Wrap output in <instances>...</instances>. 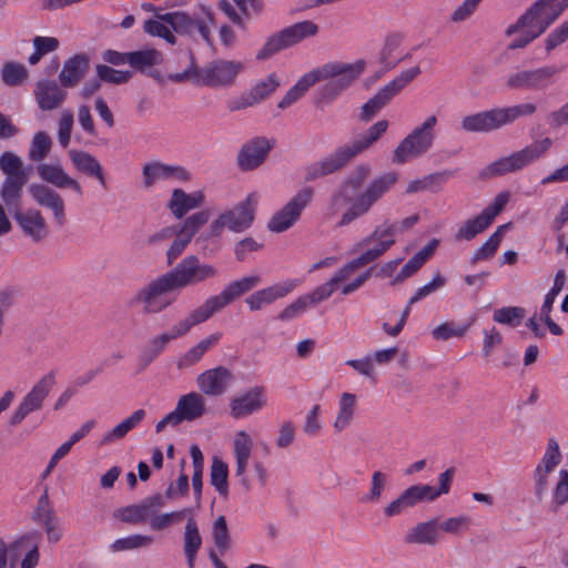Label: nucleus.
Here are the masks:
<instances>
[{"label": "nucleus", "instance_id": "obj_55", "mask_svg": "<svg viewBox=\"0 0 568 568\" xmlns=\"http://www.w3.org/2000/svg\"><path fill=\"white\" fill-rule=\"evenodd\" d=\"M153 544V537L148 535L135 534L124 538L116 539L111 549L114 552L133 550L139 548L149 547Z\"/></svg>", "mask_w": 568, "mask_h": 568}, {"label": "nucleus", "instance_id": "obj_32", "mask_svg": "<svg viewBox=\"0 0 568 568\" xmlns=\"http://www.w3.org/2000/svg\"><path fill=\"white\" fill-rule=\"evenodd\" d=\"M68 154L73 166L79 172L95 179L103 189H106L104 170L95 156L81 150H70Z\"/></svg>", "mask_w": 568, "mask_h": 568}, {"label": "nucleus", "instance_id": "obj_21", "mask_svg": "<svg viewBox=\"0 0 568 568\" xmlns=\"http://www.w3.org/2000/svg\"><path fill=\"white\" fill-rule=\"evenodd\" d=\"M562 455L558 442L555 438L548 440L545 454L536 466L532 478L535 483V495L542 498L549 486V476L561 463Z\"/></svg>", "mask_w": 568, "mask_h": 568}, {"label": "nucleus", "instance_id": "obj_12", "mask_svg": "<svg viewBox=\"0 0 568 568\" xmlns=\"http://www.w3.org/2000/svg\"><path fill=\"white\" fill-rule=\"evenodd\" d=\"M436 124L437 118L435 115L427 116L420 125L416 126L400 141L393 152V162L404 164L427 153L433 148L436 139Z\"/></svg>", "mask_w": 568, "mask_h": 568}, {"label": "nucleus", "instance_id": "obj_51", "mask_svg": "<svg viewBox=\"0 0 568 568\" xmlns=\"http://www.w3.org/2000/svg\"><path fill=\"white\" fill-rule=\"evenodd\" d=\"M315 84L313 75L310 72L305 73L296 83L293 85L283 99L278 102L280 109H286L296 102L312 85Z\"/></svg>", "mask_w": 568, "mask_h": 568}, {"label": "nucleus", "instance_id": "obj_44", "mask_svg": "<svg viewBox=\"0 0 568 568\" xmlns=\"http://www.w3.org/2000/svg\"><path fill=\"white\" fill-rule=\"evenodd\" d=\"M163 62V54L156 49L130 52L129 64L136 71L145 73L149 69Z\"/></svg>", "mask_w": 568, "mask_h": 568}, {"label": "nucleus", "instance_id": "obj_4", "mask_svg": "<svg viewBox=\"0 0 568 568\" xmlns=\"http://www.w3.org/2000/svg\"><path fill=\"white\" fill-rule=\"evenodd\" d=\"M261 283L258 275H250L230 282L220 294L210 296L184 318L176 322L168 333L171 339L185 336L194 326L210 320L215 313L240 298Z\"/></svg>", "mask_w": 568, "mask_h": 568}, {"label": "nucleus", "instance_id": "obj_35", "mask_svg": "<svg viewBox=\"0 0 568 568\" xmlns=\"http://www.w3.org/2000/svg\"><path fill=\"white\" fill-rule=\"evenodd\" d=\"M39 176L47 183L54 185L58 189H71L79 195L82 194L80 183L68 175L59 164H40L38 166Z\"/></svg>", "mask_w": 568, "mask_h": 568}, {"label": "nucleus", "instance_id": "obj_57", "mask_svg": "<svg viewBox=\"0 0 568 568\" xmlns=\"http://www.w3.org/2000/svg\"><path fill=\"white\" fill-rule=\"evenodd\" d=\"M1 75L6 84L16 87L28 78V70L21 63L7 62L2 67Z\"/></svg>", "mask_w": 568, "mask_h": 568}, {"label": "nucleus", "instance_id": "obj_29", "mask_svg": "<svg viewBox=\"0 0 568 568\" xmlns=\"http://www.w3.org/2000/svg\"><path fill=\"white\" fill-rule=\"evenodd\" d=\"M253 442L245 430H240L234 436L233 453L236 462L235 476L241 478L245 490L251 489V481L246 477V468L251 457Z\"/></svg>", "mask_w": 568, "mask_h": 568}, {"label": "nucleus", "instance_id": "obj_22", "mask_svg": "<svg viewBox=\"0 0 568 568\" xmlns=\"http://www.w3.org/2000/svg\"><path fill=\"white\" fill-rule=\"evenodd\" d=\"M164 506L163 496L155 494L144 498L141 503L121 507L114 510L113 517L122 523L138 525L150 519V517Z\"/></svg>", "mask_w": 568, "mask_h": 568}, {"label": "nucleus", "instance_id": "obj_52", "mask_svg": "<svg viewBox=\"0 0 568 568\" xmlns=\"http://www.w3.org/2000/svg\"><path fill=\"white\" fill-rule=\"evenodd\" d=\"M95 73L100 81L115 85L128 83L133 75L129 70H116L108 64H97Z\"/></svg>", "mask_w": 568, "mask_h": 568}, {"label": "nucleus", "instance_id": "obj_33", "mask_svg": "<svg viewBox=\"0 0 568 568\" xmlns=\"http://www.w3.org/2000/svg\"><path fill=\"white\" fill-rule=\"evenodd\" d=\"M88 70L89 57L85 53L74 54L64 61L59 81L63 88H74L85 77Z\"/></svg>", "mask_w": 568, "mask_h": 568}, {"label": "nucleus", "instance_id": "obj_20", "mask_svg": "<svg viewBox=\"0 0 568 568\" xmlns=\"http://www.w3.org/2000/svg\"><path fill=\"white\" fill-rule=\"evenodd\" d=\"M31 519L34 524L44 528L49 544H57L61 540L63 532L60 527L59 518L50 501L48 488L38 498L37 505L31 513Z\"/></svg>", "mask_w": 568, "mask_h": 568}, {"label": "nucleus", "instance_id": "obj_5", "mask_svg": "<svg viewBox=\"0 0 568 568\" xmlns=\"http://www.w3.org/2000/svg\"><path fill=\"white\" fill-rule=\"evenodd\" d=\"M388 125L387 120H379L366 133L349 143L338 146L333 153L321 161L312 163L306 168V180L314 181L342 170L354 158L368 150L387 131Z\"/></svg>", "mask_w": 568, "mask_h": 568}, {"label": "nucleus", "instance_id": "obj_45", "mask_svg": "<svg viewBox=\"0 0 568 568\" xmlns=\"http://www.w3.org/2000/svg\"><path fill=\"white\" fill-rule=\"evenodd\" d=\"M210 481L222 497L229 496V466L217 456L212 459Z\"/></svg>", "mask_w": 568, "mask_h": 568}, {"label": "nucleus", "instance_id": "obj_1", "mask_svg": "<svg viewBox=\"0 0 568 568\" xmlns=\"http://www.w3.org/2000/svg\"><path fill=\"white\" fill-rule=\"evenodd\" d=\"M219 275L220 272L214 265L201 262L194 254L187 255L174 268L140 288L131 303L141 304L144 314H158L173 303V300L166 296L168 293L195 286Z\"/></svg>", "mask_w": 568, "mask_h": 568}, {"label": "nucleus", "instance_id": "obj_25", "mask_svg": "<svg viewBox=\"0 0 568 568\" xmlns=\"http://www.w3.org/2000/svg\"><path fill=\"white\" fill-rule=\"evenodd\" d=\"M233 379L232 372L224 367L217 366L200 374L196 378L199 389L209 396H221L226 392Z\"/></svg>", "mask_w": 568, "mask_h": 568}, {"label": "nucleus", "instance_id": "obj_50", "mask_svg": "<svg viewBox=\"0 0 568 568\" xmlns=\"http://www.w3.org/2000/svg\"><path fill=\"white\" fill-rule=\"evenodd\" d=\"M507 226V224L498 226L497 230L485 241V243L475 251L471 257L473 263L489 260L495 255Z\"/></svg>", "mask_w": 568, "mask_h": 568}, {"label": "nucleus", "instance_id": "obj_53", "mask_svg": "<svg viewBox=\"0 0 568 568\" xmlns=\"http://www.w3.org/2000/svg\"><path fill=\"white\" fill-rule=\"evenodd\" d=\"M52 148V140L43 131L37 132L31 141L29 159L33 162H41L47 158Z\"/></svg>", "mask_w": 568, "mask_h": 568}, {"label": "nucleus", "instance_id": "obj_6", "mask_svg": "<svg viewBox=\"0 0 568 568\" xmlns=\"http://www.w3.org/2000/svg\"><path fill=\"white\" fill-rule=\"evenodd\" d=\"M190 63L183 72L169 74V80L175 83L192 81L197 85L225 88L235 83L244 69V63L236 60L216 59L203 68L196 64L195 55L189 51Z\"/></svg>", "mask_w": 568, "mask_h": 568}, {"label": "nucleus", "instance_id": "obj_26", "mask_svg": "<svg viewBox=\"0 0 568 568\" xmlns=\"http://www.w3.org/2000/svg\"><path fill=\"white\" fill-rule=\"evenodd\" d=\"M297 285L295 280L285 281L274 284L272 286L253 292L245 298V303L250 311L256 312L274 303L275 301L285 297Z\"/></svg>", "mask_w": 568, "mask_h": 568}, {"label": "nucleus", "instance_id": "obj_36", "mask_svg": "<svg viewBox=\"0 0 568 568\" xmlns=\"http://www.w3.org/2000/svg\"><path fill=\"white\" fill-rule=\"evenodd\" d=\"M205 399L203 395L191 392L180 397L174 414H178L179 423L184 420L192 422L205 414Z\"/></svg>", "mask_w": 568, "mask_h": 568}, {"label": "nucleus", "instance_id": "obj_56", "mask_svg": "<svg viewBox=\"0 0 568 568\" xmlns=\"http://www.w3.org/2000/svg\"><path fill=\"white\" fill-rule=\"evenodd\" d=\"M525 308L519 306L501 307L494 312L493 320L499 324L516 327L525 317Z\"/></svg>", "mask_w": 568, "mask_h": 568}, {"label": "nucleus", "instance_id": "obj_13", "mask_svg": "<svg viewBox=\"0 0 568 568\" xmlns=\"http://www.w3.org/2000/svg\"><path fill=\"white\" fill-rule=\"evenodd\" d=\"M552 145L550 138H545L527 145L523 150L516 151L508 156L500 158L487 165L481 176H500L510 172H516L540 159Z\"/></svg>", "mask_w": 568, "mask_h": 568}, {"label": "nucleus", "instance_id": "obj_17", "mask_svg": "<svg viewBox=\"0 0 568 568\" xmlns=\"http://www.w3.org/2000/svg\"><path fill=\"white\" fill-rule=\"evenodd\" d=\"M55 384L53 372L45 374L22 398L13 414L9 418V426L20 425L30 414L40 410L44 399L50 394Z\"/></svg>", "mask_w": 568, "mask_h": 568}, {"label": "nucleus", "instance_id": "obj_41", "mask_svg": "<svg viewBox=\"0 0 568 568\" xmlns=\"http://www.w3.org/2000/svg\"><path fill=\"white\" fill-rule=\"evenodd\" d=\"M145 415L146 414H145L144 409L135 410L131 416L123 419L120 424H118L112 429L106 432L102 436L100 444L109 445L111 443H114L116 440L124 438L129 432H131L135 426H138L144 419Z\"/></svg>", "mask_w": 568, "mask_h": 568}, {"label": "nucleus", "instance_id": "obj_14", "mask_svg": "<svg viewBox=\"0 0 568 568\" xmlns=\"http://www.w3.org/2000/svg\"><path fill=\"white\" fill-rule=\"evenodd\" d=\"M42 538L40 531H29L11 544H7L0 539V568H7L8 559H10V568L12 565L17 568V561L21 558V568H36L39 564L40 552L39 542Z\"/></svg>", "mask_w": 568, "mask_h": 568}, {"label": "nucleus", "instance_id": "obj_37", "mask_svg": "<svg viewBox=\"0 0 568 568\" xmlns=\"http://www.w3.org/2000/svg\"><path fill=\"white\" fill-rule=\"evenodd\" d=\"M460 128L468 133H486L500 129L496 108L464 116Z\"/></svg>", "mask_w": 568, "mask_h": 568}, {"label": "nucleus", "instance_id": "obj_2", "mask_svg": "<svg viewBox=\"0 0 568 568\" xmlns=\"http://www.w3.org/2000/svg\"><path fill=\"white\" fill-rule=\"evenodd\" d=\"M372 173L369 164H359L344 179L336 192L333 193L328 211L338 213L344 206L351 205L341 216L337 226L343 227L367 214L374 204L379 201L398 181L396 172H387L374 179L366 189L357 192Z\"/></svg>", "mask_w": 568, "mask_h": 568}, {"label": "nucleus", "instance_id": "obj_60", "mask_svg": "<svg viewBox=\"0 0 568 568\" xmlns=\"http://www.w3.org/2000/svg\"><path fill=\"white\" fill-rule=\"evenodd\" d=\"M386 483L387 476L384 473L379 470L374 471L372 474L371 489L361 498V501L365 504L378 503L382 497L383 490L386 486Z\"/></svg>", "mask_w": 568, "mask_h": 568}, {"label": "nucleus", "instance_id": "obj_54", "mask_svg": "<svg viewBox=\"0 0 568 568\" xmlns=\"http://www.w3.org/2000/svg\"><path fill=\"white\" fill-rule=\"evenodd\" d=\"M402 43V36L393 33L386 37L384 45L379 52V61L384 65L382 72L388 71L397 65L399 60H393V53Z\"/></svg>", "mask_w": 568, "mask_h": 568}, {"label": "nucleus", "instance_id": "obj_58", "mask_svg": "<svg viewBox=\"0 0 568 568\" xmlns=\"http://www.w3.org/2000/svg\"><path fill=\"white\" fill-rule=\"evenodd\" d=\"M212 537L217 549L223 554L231 546V538L226 519L223 515L219 516L212 527Z\"/></svg>", "mask_w": 568, "mask_h": 568}, {"label": "nucleus", "instance_id": "obj_18", "mask_svg": "<svg viewBox=\"0 0 568 568\" xmlns=\"http://www.w3.org/2000/svg\"><path fill=\"white\" fill-rule=\"evenodd\" d=\"M314 191L312 187H304L290 202L276 212L270 220V231L281 233L288 230L301 216L302 211L312 201Z\"/></svg>", "mask_w": 568, "mask_h": 568}, {"label": "nucleus", "instance_id": "obj_46", "mask_svg": "<svg viewBox=\"0 0 568 568\" xmlns=\"http://www.w3.org/2000/svg\"><path fill=\"white\" fill-rule=\"evenodd\" d=\"M536 104L531 102H525L505 108H496L500 128L515 122L519 118L530 116L536 112Z\"/></svg>", "mask_w": 568, "mask_h": 568}, {"label": "nucleus", "instance_id": "obj_59", "mask_svg": "<svg viewBox=\"0 0 568 568\" xmlns=\"http://www.w3.org/2000/svg\"><path fill=\"white\" fill-rule=\"evenodd\" d=\"M210 220V212L207 210L199 211L187 216L181 227L180 232L185 234L191 240Z\"/></svg>", "mask_w": 568, "mask_h": 568}, {"label": "nucleus", "instance_id": "obj_47", "mask_svg": "<svg viewBox=\"0 0 568 568\" xmlns=\"http://www.w3.org/2000/svg\"><path fill=\"white\" fill-rule=\"evenodd\" d=\"M452 176V172L442 171L428 174L419 180L410 181L407 185V193H416L422 191L437 192L440 185Z\"/></svg>", "mask_w": 568, "mask_h": 568}, {"label": "nucleus", "instance_id": "obj_3", "mask_svg": "<svg viewBox=\"0 0 568 568\" xmlns=\"http://www.w3.org/2000/svg\"><path fill=\"white\" fill-rule=\"evenodd\" d=\"M0 171L6 175L0 186V199L4 206L24 236L33 243L43 242L50 234L44 216L33 207L22 210L23 187L29 181L22 160L13 152L6 151L0 155Z\"/></svg>", "mask_w": 568, "mask_h": 568}, {"label": "nucleus", "instance_id": "obj_9", "mask_svg": "<svg viewBox=\"0 0 568 568\" xmlns=\"http://www.w3.org/2000/svg\"><path fill=\"white\" fill-rule=\"evenodd\" d=\"M161 18L170 24L176 34L185 37L195 43L204 42L209 45L212 44L211 31L215 20L210 7L200 4L192 12H166L162 13Z\"/></svg>", "mask_w": 568, "mask_h": 568}, {"label": "nucleus", "instance_id": "obj_40", "mask_svg": "<svg viewBox=\"0 0 568 568\" xmlns=\"http://www.w3.org/2000/svg\"><path fill=\"white\" fill-rule=\"evenodd\" d=\"M145 415L146 414H145L144 409L135 410L131 416L123 419L120 424H118L112 429L106 432L102 436L100 444L109 445L111 443H114L116 440L124 438L129 432H131L135 426H138L144 419Z\"/></svg>", "mask_w": 568, "mask_h": 568}, {"label": "nucleus", "instance_id": "obj_31", "mask_svg": "<svg viewBox=\"0 0 568 568\" xmlns=\"http://www.w3.org/2000/svg\"><path fill=\"white\" fill-rule=\"evenodd\" d=\"M404 540L409 545H437L443 540L438 519L432 518L427 521L416 524L407 531Z\"/></svg>", "mask_w": 568, "mask_h": 568}, {"label": "nucleus", "instance_id": "obj_49", "mask_svg": "<svg viewBox=\"0 0 568 568\" xmlns=\"http://www.w3.org/2000/svg\"><path fill=\"white\" fill-rule=\"evenodd\" d=\"M155 19H148L143 24V31L152 37H159L169 44L174 45L178 42L175 32L170 24L164 21L162 14L156 13Z\"/></svg>", "mask_w": 568, "mask_h": 568}, {"label": "nucleus", "instance_id": "obj_28", "mask_svg": "<svg viewBox=\"0 0 568 568\" xmlns=\"http://www.w3.org/2000/svg\"><path fill=\"white\" fill-rule=\"evenodd\" d=\"M54 80H39L34 88V98L43 111L58 109L67 99V92Z\"/></svg>", "mask_w": 568, "mask_h": 568}, {"label": "nucleus", "instance_id": "obj_23", "mask_svg": "<svg viewBox=\"0 0 568 568\" xmlns=\"http://www.w3.org/2000/svg\"><path fill=\"white\" fill-rule=\"evenodd\" d=\"M28 191L37 204L52 211L53 220L57 225L62 226L65 223L64 201L57 191L39 183L30 184Z\"/></svg>", "mask_w": 568, "mask_h": 568}, {"label": "nucleus", "instance_id": "obj_63", "mask_svg": "<svg viewBox=\"0 0 568 568\" xmlns=\"http://www.w3.org/2000/svg\"><path fill=\"white\" fill-rule=\"evenodd\" d=\"M468 326H457L454 323L445 322L435 327L432 332L433 337L438 341H446L452 337L463 336Z\"/></svg>", "mask_w": 568, "mask_h": 568}, {"label": "nucleus", "instance_id": "obj_24", "mask_svg": "<svg viewBox=\"0 0 568 568\" xmlns=\"http://www.w3.org/2000/svg\"><path fill=\"white\" fill-rule=\"evenodd\" d=\"M265 405L266 398L264 387L255 386L231 399L230 414L233 418L239 419L261 410Z\"/></svg>", "mask_w": 568, "mask_h": 568}, {"label": "nucleus", "instance_id": "obj_19", "mask_svg": "<svg viewBox=\"0 0 568 568\" xmlns=\"http://www.w3.org/2000/svg\"><path fill=\"white\" fill-rule=\"evenodd\" d=\"M280 87V80L276 73H271L265 79L257 81L250 91L227 102V109L231 112L252 108L268 98Z\"/></svg>", "mask_w": 568, "mask_h": 568}, {"label": "nucleus", "instance_id": "obj_8", "mask_svg": "<svg viewBox=\"0 0 568 568\" xmlns=\"http://www.w3.org/2000/svg\"><path fill=\"white\" fill-rule=\"evenodd\" d=\"M366 62L357 60L353 63L339 61L327 62L311 71L315 83L327 81L321 89V98L332 102L349 88L364 72Z\"/></svg>", "mask_w": 568, "mask_h": 568}, {"label": "nucleus", "instance_id": "obj_30", "mask_svg": "<svg viewBox=\"0 0 568 568\" xmlns=\"http://www.w3.org/2000/svg\"><path fill=\"white\" fill-rule=\"evenodd\" d=\"M142 174L145 187H151L155 182L171 178L179 181H187L190 179V173L184 168L160 162L145 164Z\"/></svg>", "mask_w": 568, "mask_h": 568}, {"label": "nucleus", "instance_id": "obj_10", "mask_svg": "<svg viewBox=\"0 0 568 568\" xmlns=\"http://www.w3.org/2000/svg\"><path fill=\"white\" fill-rule=\"evenodd\" d=\"M257 202L256 193H251L232 209L220 213L207 230L197 236L196 242L219 240L225 230L234 233L245 232L254 222Z\"/></svg>", "mask_w": 568, "mask_h": 568}, {"label": "nucleus", "instance_id": "obj_62", "mask_svg": "<svg viewBox=\"0 0 568 568\" xmlns=\"http://www.w3.org/2000/svg\"><path fill=\"white\" fill-rule=\"evenodd\" d=\"M568 40V19L555 28L545 39V50L550 53Z\"/></svg>", "mask_w": 568, "mask_h": 568}, {"label": "nucleus", "instance_id": "obj_64", "mask_svg": "<svg viewBox=\"0 0 568 568\" xmlns=\"http://www.w3.org/2000/svg\"><path fill=\"white\" fill-rule=\"evenodd\" d=\"M445 284H446V278L440 273L435 274L433 280L429 283L419 287L415 292V294L409 298V305H413V304L417 303L418 301L427 297L428 295L433 294L437 290L442 288Z\"/></svg>", "mask_w": 568, "mask_h": 568}, {"label": "nucleus", "instance_id": "obj_42", "mask_svg": "<svg viewBox=\"0 0 568 568\" xmlns=\"http://www.w3.org/2000/svg\"><path fill=\"white\" fill-rule=\"evenodd\" d=\"M356 410V396L352 393H343L338 402V412L333 427L336 433L346 429L353 422Z\"/></svg>", "mask_w": 568, "mask_h": 568}, {"label": "nucleus", "instance_id": "obj_11", "mask_svg": "<svg viewBox=\"0 0 568 568\" xmlns=\"http://www.w3.org/2000/svg\"><path fill=\"white\" fill-rule=\"evenodd\" d=\"M567 9L568 0H536L506 28L505 36L513 37L525 27H534L544 34Z\"/></svg>", "mask_w": 568, "mask_h": 568}, {"label": "nucleus", "instance_id": "obj_7", "mask_svg": "<svg viewBox=\"0 0 568 568\" xmlns=\"http://www.w3.org/2000/svg\"><path fill=\"white\" fill-rule=\"evenodd\" d=\"M396 230V224L378 225L368 236L357 242L354 247L355 251L362 250L372 243H374V245L346 263L333 275L329 282L333 283L335 288H337L342 282L346 281L356 270L383 256L395 244Z\"/></svg>", "mask_w": 568, "mask_h": 568}, {"label": "nucleus", "instance_id": "obj_61", "mask_svg": "<svg viewBox=\"0 0 568 568\" xmlns=\"http://www.w3.org/2000/svg\"><path fill=\"white\" fill-rule=\"evenodd\" d=\"M470 518L465 515L449 517L439 523L440 532H446L454 536H459L468 529Z\"/></svg>", "mask_w": 568, "mask_h": 568}, {"label": "nucleus", "instance_id": "obj_16", "mask_svg": "<svg viewBox=\"0 0 568 568\" xmlns=\"http://www.w3.org/2000/svg\"><path fill=\"white\" fill-rule=\"evenodd\" d=\"M560 69L556 65H542L535 69H523L510 73L506 87L511 91H546L555 83Z\"/></svg>", "mask_w": 568, "mask_h": 568}, {"label": "nucleus", "instance_id": "obj_38", "mask_svg": "<svg viewBox=\"0 0 568 568\" xmlns=\"http://www.w3.org/2000/svg\"><path fill=\"white\" fill-rule=\"evenodd\" d=\"M221 337L222 333L216 332L200 341L178 359V368L185 369L197 364L203 356L219 343Z\"/></svg>", "mask_w": 568, "mask_h": 568}, {"label": "nucleus", "instance_id": "obj_39", "mask_svg": "<svg viewBox=\"0 0 568 568\" xmlns=\"http://www.w3.org/2000/svg\"><path fill=\"white\" fill-rule=\"evenodd\" d=\"M202 547V536L193 516L189 517L183 534V551L189 568L195 567V559Z\"/></svg>", "mask_w": 568, "mask_h": 568}, {"label": "nucleus", "instance_id": "obj_48", "mask_svg": "<svg viewBox=\"0 0 568 568\" xmlns=\"http://www.w3.org/2000/svg\"><path fill=\"white\" fill-rule=\"evenodd\" d=\"M490 226L488 219H486L481 213L473 219H468L463 222L457 232L455 233L456 241H471L478 234L483 233Z\"/></svg>", "mask_w": 568, "mask_h": 568}, {"label": "nucleus", "instance_id": "obj_15", "mask_svg": "<svg viewBox=\"0 0 568 568\" xmlns=\"http://www.w3.org/2000/svg\"><path fill=\"white\" fill-rule=\"evenodd\" d=\"M317 31V24L310 20L297 22L284 28L280 32L267 38L264 45L257 51L256 60H267L280 51L297 44L306 38L315 36Z\"/></svg>", "mask_w": 568, "mask_h": 568}, {"label": "nucleus", "instance_id": "obj_34", "mask_svg": "<svg viewBox=\"0 0 568 568\" xmlns=\"http://www.w3.org/2000/svg\"><path fill=\"white\" fill-rule=\"evenodd\" d=\"M205 196L201 191L186 193L182 189H174L168 207L176 219H182L187 212L201 207Z\"/></svg>", "mask_w": 568, "mask_h": 568}, {"label": "nucleus", "instance_id": "obj_43", "mask_svg": "<svg viewBox=\"0 0 568 568\" xmlns=\"http://www.w3.org/2000/svg\"><path fill=\"white\" fill-rule=\"evenodd\" d=\"M419 74L420 68L417 65L407 69L386 85H384L377 93L388 104L394 97H396L409 82H412Z\"/></svg>", "mask_w": 568, "mask_h": 568}, {"label": "nucleus", "instance_id": "obj_27", "mask_svg": "<svg viewBox=\"0 0 568 568\" xmlns=\"http://www.w3.org/2000/svg\"><path fill=\"white\" fill-rule=\"evenodd\" d=\"M272 149V143L262 136H257L245 143L237 156L239 166L244 171H251L260 166Z\"/></svg>", "mask_w": 568, "mask_h": 568}]
</instances>
